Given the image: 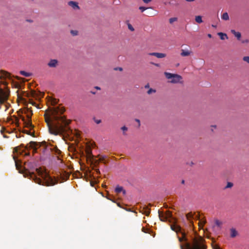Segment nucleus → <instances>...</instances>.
Returning a JSON list of instances; mask_svg holds the SVG:
<instances>
[{"instance_id": "f257e3e1", "label": "nucleus", "mask_w": 249, "mask_h": 249, "mask_svg": "<svg viewBox=\"0 0 249 249\" xmlns=\"http://www.w3.org/2000/svg\"><path fill=\"white\" fill-rule=\"evenodd\" d=\"M64 112L63 108L58 107H54L52 110V115L54 122L51 123L52 120L50 117L45 116V121L47 124L49 132L54 135H62L63 134H68L70 131L69 126L71 121L67 120L64 116L61 115Z\"/></svg>"}, {"instance_id": "f03ea898", "label": "nucleus", "mask_w": 249, "mask_h": 249, "mask_svg": "<svg viewBox=\"0 0 249 249\" xmlns=\"http://www.w3.org/2000/svg\"><path fill=\"white\" fill-rule=\"evenodd\" d=\"M36 173L40 176L42 179L38 178L34 172H29L26 173V176L29 177L30 179H33L35 182L40 185L47 186H53L57 183V180L53 178L46 173H44L39 169H36Z\"/></svg>"}, {"instance_id": "7ed1b4c3", "label": "nucleus", "mask_w": 249, "mask_h": 249, "mask_svg": "<svg viewBox=\"0 0 249 249\" xmlns=\"http://www.w3.org/2000/svg\"><path fill=\"white\" fill-rule=\"evenodd\" d=\"M181 249H206V247L204 245L201 239L200 240L194 239L192 245L186 242L184 244L180 245Z\"/></svg>"}, {"instance_id": "20e7f679", "label": "nucleus", "mask_w": 249, "mask_h": 249, "mask_svg": "<svg viewBox=\"0 0 249 249\" xmlns=\"http://www.w3.org/2000/svg\"><path fill=\"white\" fill-rule=\"evenodd\" d=\"M10 95V90L6 89L5 90L0 88V105L4 104L7 101Z\"/></svg>"}, {"instance_id": "39448f33", "label": "nucleus", "mask_w": 249, "mask_h": 249, "mask_svg": "<svg viewBox=\"0 0 249 249\" xmlns=\"http://www.w3.org/2000/svg\"><path fill=\"white\" fill-rule=\"evenodd\" d=\"M171 228L173 231H176L178 234L179 233L181 234L182 237L178 236V240L180 242H182L183 240L187 241V239L185 238V234L182 231L180 226L176 224H172L171 225Z\"/></svg>"}, {"instance_id": "423d86ee", "label": "nucleus", "mask_w": 249, "mask_h": 249, "mask_svg": "<svg viewBox=\"0 0 249 249\" xmlns=\"http://www.w3.org/2000/svg\"><path fill=\"white\" fill-rule=\"evenodd\" d=\"M164 74L167 79H171L170 82L172 83H178L182 79V77L177 74H173L167 72H164Z\"/></svg>"}, {"instance_id": "0eeeda50", "label": "nucleus", "mask_w": 249, "mask_h": 249, "mask_svg": "<svg viewBox=\"0 0 249 249\" xmlns=\"http://www.w3.org/2000/svg\"><path fill=\"white\" fill-rule=\"evenodd\" d=\"M159 217L161 221H169V222H174L175 219L172 216L171 213L169 211L167 212L165 214H161L159 212Z\"/></svg>"}, {"instance_id": "6e6552de", "label": "nucleus", "mask_w": 249, "mask_h": 249, "mask_svg": "<svg viewBox=\"0 0 249 249\" xmlns=\"http://www.w3.org/2000/svg\"><path fill=\"white\" fill-rule=\"evenodd\" d=\"M222 224L223 223L221 221L218 219L215 220V225L213 226V231L215 232H219L222 228Z\"/></svg>"}, {"instance_id": "1a4fd4ad", "label": "nucleus", "mask_w": 249, "mask_h": 249, "mask_svg": "<svg viewBox=\"0 0 249 249\" xmlns=\"http://www.w3.org/2000/svg\"><path fill=\"white\" fill-rule=\"evenodd\" d=\"M41 144L39 142H31L29 143V147L33 149V152H36L38 148L40 147Z\"/></svg>"}, {"instance_id": "9d476101", "label": "nucleus", "mask_w": 249, "mask_h": 249, "mask_svg": "<svg viewBox=\"0 0 249 249\" xmlns=\"http://www.w3.org/2000/svg\"><path fill=\"white\" fill-rule=\"evenodd\" d=\"M148 55L151 56H155L158 58H164L166 56L165 53H148Z\"/></svg>"}, {"instance_id": "9b49d317", "label": "nucleus", "mask_w": 249, "mask_h": 249, "mask_svg": "<svg viewBox=\"0 0 249 249\" xmlns=\"http://www.w3.org/2000/svg\"><path fill=\"white\" fill-rule=\"evenodd\" d=\"M48 65L50 68H55L58 65V61L56 59H51L48 63Z\"/></svg>"}, {"instance_id": "f8f14e48", "label": "nucleus", "mask_w": 249, "mask_h": 249, "mask_svg": "<svg viewBox=\"0 0 249 249\" xmlns=\"http://www.w3.org/2000/svg\"><path fill=\"white\" fill-rule=\"evenodd\" d=\"M27 118L28 119V121H25L24 119H23V120L24 121V123L26 127H33L32 123H31V115H28Z\"/></svg>"}, {"instance_id": "ddd939ff", "label": "nucleus", "mask_w": 249, "mask_h": 249, "mask_svg": "<svg viewBox=\"0 0 249 249\" xmlns=\"http://www.w3.org/2000/svg\"><path fill=\"white\" fill-rule=\"evenodd\" d=\"M68 4L74 10H78L80 9V7L78 5V3L76 2L70 1L68 2Z\"/></svg>"}, {"instance_id": "4468645a", "label": "nucleus", "mask_w": 249, "mask_h": 249, "mask_svg": "<svg viewBox=\"0 0 249 249\" xmlns=\"http://www.w3.org/2000/svg\"><path fill=\"white\" fill-rule=\"evenodd\" d=\"M231 33L234 35L238 40H240L241 37V34L240 32H236L234 30H231Z\"/></svg>"}, {"instance_id": "2eb2a0df", "label": "nucleus", "mask_w": 249, "mask_h": 249, "mask_svg": "<svg viewBox=\"0 0 249 249\" xmlns=\"http://www.w3.org/2000/svg\"><path fill=\"white\" fill-rule=\"evenodd\" d=\"M218 35L220 36L221 40H224L225 39H228V37L226 34L223 33H218Z\"/></svg>"}, {"instance_id": "dca6fc26", "label": "nucleus", "mask_w": 249, "mask_h": 249, "mask_svg": "<svg viewBox=\"0 0 249 249\" xmlns=\"http://www.w3.org/2000/svg\"><path fill=\"white\" fill-rule=\"evenodd\" d=\"M191 54V52L189 51H185L184 50H181V55L182 56H189Z\"/></svg>"}, {"instance_id": "f3484780", "label": "nucleus", "mask_w": 249, "mask_h": 249, "mask_svg": "<svg viewBox=\"0 0 249 249\" xmlns=\"http://www.w3.org/2000/svg\"><path fill=\"white\" fill-rule=\"evenodd\" d=\"M237 235V232L236 230L234 228L231 229V237H235Z\"/></svg>"}, {"instance_id": "a211bd4d", "label": "nucleus", "mask_w": 249, "mask_h": 249, "mask_svg": "<svg viewBox=\"0 0 249 249\" xmlns=\"http://www.w3.org/2000/svg\"><path fill=\"white\" fill-rule=\"evenodd\" d=\"M19 73L21 75H23L25 77H30L32 75V73H30V72H26L24 71H19Z\"/></svg>"}, {"instance_id": "6ab92c4d", "label": "nucleus", "mask_w": 249, "mask_h": 249, "mask_svg": "<svg viewBox=\"0 0 249 249\" xmlns=\"http://www.w3.org/2000/svg\"><path fill=\"white\" fill-rule=\"evenodd\" d=\"M1 76L5 77V78H10V74L9 72H7L6 71H1Z\"/></svg>"}, {"instance_id": "aec40b11", "label": "nucleus", "mask_w": 249, "mask_h": 249, "mask_svg": "<svg viewBox=\"0 0 249 249\" xmlns=\"http://www.w3.org/2000/svg\"><path fill=\"white\" fill-rule=\"evenodd\" d=\"M221 18L223 20H228L229 19V16L227 12L224 13L222 16Z\"/></svg>"}, {"instance_id": "412c9836", "label": "nucleus", "mask_w": 249, "mask_h": 249, "mask_svg": "<svg viewBox=\"0 0 249 249\" xmlns=\"http://www.w3.org/2000/svg\"><path fill=\"white\" fill-rule=\"evenodd\" d=\"M24 152V150H20L19 147H16L14 149V152L16 153L17 154H21Z\"/></svg>"}, {"instance_id": "4be33fe9", "label": "nucleus", "mask_w": 249, "mask_h": 249, "mask_svg": "<svg viewBox=\"0 0 249 249\" xmlns=\"http://www.w3.org/2000/svg\"><path fill=\"white\" fill-rule=\"evenodd\" d=\"M123 189L124 188L122 186H120L118 185L115 189V191L117 193H120L123 191Z\"/></svg>"}, {"instance_id": "5701e85b", "label": "nucleus", "mask_w": 249, "mask_h": 249, "mask_svg": "<svg viewBox=\"0 0 249 249\" xmlns=\"http://www.w3.org/2000/svg\"><path fill=\"white\" fill-rule=\"evenodd\" d=\"M195 20L198 23H201L203 22L202 17L200 16H197L195 17Z\"/></svg>"}, {"instance_id": "b1692460", "label": "nucleus", "mask_w": 249, "mask_h": 249, "mask_svg": "<svg viewBox=\"0 0 249 249\" xmlns=\"http://www.w3.org/2000/svg\"><path fill=\"white\" fill-rule=\"evenodd\" d=\"M143 213L145 214L146 215H148L150 213V210L148 209L147 207H145L143 208Z\"/></svg>"}, {"instance_id": "393cba45", "label": "nucleus", "mask_w": 249, "mask_h": 249, "mask_svg": "<svg viewBox=\"0 0 249 249\" xmlns=\"http://www.w3.org/2000/svg\"><path fill=\"white\" fill-rule=\"evenodd\" d=\"M243 60L249 64V56H245L243 57Z\"/></svg>"}, {"instance_id": "a878e982", "label": "nucleus", "mask_w": 249, "mask_h": 249, "mask_svg": "<svg viewBox=\"0 0 249 249\" xmlns=\"http://www.w3.org/2000/svg\"><path fill=\"white\" fill-rule=\"evenodd\" d=\"M233 186V183L231 182H228L227 185L225 187V189L231 188Z\"/></svg>"}, {"instance_id": "bb28decb", "label": "nucleus", "mask_w": 249, "mask_h": 249, "mask_svg": "<svg viewBox=\"0 0 249 249\" xmlns=\"http://www.w3.org/2000/svg\"><path fill=\"white\" fill-rule=\"evenodd\" d=\"M177 18H172L169 19V22L171 24H172L174 22L177 21Z\"/></svg>"}, {"instance_id": "cd10ccee", "label": "nucleus", "mask_w": 249, "mask_h": 249, "mask_svg": "<svg viewBox=\"0 0 249 249\" xmlns=\"http://www.w3.org/2000/svg\"><path fill=\"white\" fill-rule=\"evenodd\" d=\"M156 90L155 89H150L147 92V93L148 94H151V93H155L156 92Z\"/></svg>"}, {"instance_id": "c85d7f7f", "label": "nucleus", "mask_w": 249, "mask_h": 249, "mask_svg": "<svg viewBox=\"0 0 249 249\" xmlns=\"http://www.w3.org/2000/svg\"><path fill=\"white\" fill-rule=\"evenodd\" d=\"M71 35L75 36H77L78 35V32L76 30H71Z\"/></svg>"}, {"instance_id": "c756f323", "label": "nucleus", "mask_w": 249, "mask_h": 249, "mask_svg": "<svg viewBox=\"0 0 249 249\" xmlns=\"http://www.w3.org/2000/svg\"><path fill=\"white\" fill-rule=\"evenodd\" d=\"M121 129L124 131V133H123L124 135H125L126 133L124 132L128 130L127 127H126L125 126H124L121 127Z\"/></svg>"}, {"instance_id": "7c9ffc66", "label": "nucleus", "mask_w": 249, "mask_h": 249, "mask_svg": "<svg viewBox=\"0 0 249 249\" xmlns=\"http://www.w3.org/2000/svg\"><path fill=\"white\" fill-rule=\"evenodd\" d=\"M193 216V214L191 213H188L186 214V217L188 220H190V218Z\"/></svg>"}, {"instance_id": "2f4dec72", "label": "nucleus", "mask_w": 249, "mask_h": 249, "mask_svg": "<svg viewBox=\"0 0 249 249\" xmlns=\"http://www.w3.org/2000/svg\"><path fill=\"white\" fill-rule=\"evenodd\" d=\"M128 28L131 31H134V28L132 27V26L130 24H128Z\"/></svg>"}, {"instance_id": "473e14b6", "label": "nucleus", "mask_w": 249, "mask_h": 249, "mask_svg": "<svg viewBox=\"0 0 249 249\" xmlns=\"http://www.w3.org/2000/svg\"><path fill=\"white\" fill-rule=\"evenodd\" d=\"M147 8L146 7H143V6H141L139 7V9L142 12H143L144 11H145L146 9H147Z\"/></svg>"}, {"instance_id": "72a5a7b5", "label": "nucleus", "mask_w": 249, "mask_h": 249, "mask_svg": "<svg viewBox=\"0 0 249 249\" xmlns=\"http://www.w3.org/2000/svg\"><path fill=\"white\" fill-rule=\"evenodd\" d=\"M87 153L89 155V156L92 157H93V155L91 154V152L90 150H89V149L88 150Z\"/></svg>"}, {"instance_id": "f704fd0d", "label": "nucleus", "mask_w": 249, "mask_h": 249, "mask_svg": "<svg viewBox=\"0 0 249 249\" xmlns=\"http://www.w3.org/2000/svg\"><path fill=\"white\" fill-rule=\"evenodd\" d=\"M92 162H93L95 164H98L100 161L99 160H93Z\"/></svg>"}, {"instance_id": "c9c22d12", "label": "nucleus", "mask_w": 249, "mask_h": 249, "mask_svg": "<svg viewBox=\"0 0 249 249\" xmlns=\"http://www.w3.org/2000/svg\"><path fill=\"white\" fill-rule=\"evenodd\" d=\"M4 104H5V107L7 108H8L10 106V104L8 103H7V101H6V102Z\"/></svg>"}, {"instance_id": "e433bc0d", "label": "nucleus", "mask_w": 249, "mask_h": 249, "mask_svg": "<svg viewBox=\"0 0 249 249\" xmlns=\"http://www.w3.org/2000/svg\"><path fill=\"white\" fill-rule=\"evenodd\" d=\"M249 42V40L248 39L242 41L243 43H248Z\"/></svg>"}, {"instance_id": "4c0bfd02", "label": "nucleus", "mask_w": 249, "mask_h": 249, "mask_svg": "<svg viewBox=\"0 0 249 249\" xmlns=\"http://www.w3.org/2000/svg\"><path fill=\"white\" fill-rule=\"evenodd\" d=\"M151 0H142V1L145 3H148L150 2Z\"/></svg>"}, {"instance_id": "58836bf2", "label": "nucleus", "mask_w": 249, "mask_h": 249, "mask_svg": "<svg viewBox=\"0 0 249 249\" xmlns=\"http://www.w3.org/2000/svg\"><path fill=\"white\" fill-rule=\"evenodd\" d=\"M95 122L97 124H99L101 122V120H95Z\"/></svg>"}, {"instance_id": "ea45409f", "label": "nucleus", "mask_w": 249, "mask_h": 249, "mask_svg": "<svg viewBox=\"0 0 249 249\" xmlns=\"http://www.w3.org/2000/svg\"><path fill=\"white\" fill-rule=\"evenodd\" d=\"M152 65H154L157 67H160V64H157V63H153V62H151V63Z\"/></svg>"}, {"instance_id": "a19ab883", "label": "nucleus", "mask_w": 249, "mask_h": 249, "mask_svg": "<svg viewBox=\"0 0 249 249\" xmlns=\"http://www.w3.org/2000/svg\"><path fill=\"white\" fill-rule=\"evenodd\" d=\"M106 197H107L108 199L110 200L111 201H112V202H115V200H113V199H111V198H110L109 197V196H106Z\"/></svg>"}, {"instance_id": "79ce46f5", "label": "nucleus", "mask_w": 249, "mask_h": 249, "mask_svg": "<svg viewBox=\"0 0 249 249\" xmlns=\"http://www.w3.org/2000/svg\"><path fill=\"white\" fill-rule=\"evenodd\" d=\"M104 159H105V157H101V158L99 159V161H103V160H104Z\"/></svg>"}, {"instance_id": "37998d69", "label": "nucleus", "mask_w": 249, "mask_h": 249, "mask_svg": "<svg viewBox=\"0 0 249 249\" xmlns=\"http://www.w3.org/2000/svg\"><path fill=\"white\" fill-rule=\"evenodd\" d=\"M135 121L137 122V123H138V125L139 126H140V121L139 119H135Z\"/></svg>"}, {"instance_id": "c03bdc74", "label": "nucleus", "mask_w": 249, "mask_h": 249, "mask_svg": "<svg viewBox=\"0 0 249 249\" xmlns=\"http://www.w3.org/2000/svg\"><path fill=\"white\" fill-rule=\"evenodd\" d=\"M121 192L123 193L124 195H126V191L125 190H124V189H123V191Z\"/></svg>"}, {"instance_id": "a18cd8bd", "label": "nucleus", "mask_w": 249, "mask_h": 249, "mask_svg": "<svg viewBox=\"0 0 249 249\" xmlns=\"http://www.w3.org/2000/svg\"><path fill=\"white\" fill-rule=\"evenodd\" d=\"M144 88L145 89H148L149 88V85L148 84H147V85H146L145 86H144Z\"/></svg>"}, {"instance_id": "49530a36", "label": "nucleus", "mask_w": 249, "mask_h": 249, "mask_svg": "<svg viewBox=\"0 0 249 249\" xmlns=\"http://www.w3.org/2000/svg\"><path fill=\"white\" fill-rule=\"evenodd\" d=\"M13 158H14V160H15V163H16V165L17 166V161H16V157H15V156H14Z\"/></svg>"}, {"instance_id": "de8ad7c7", "label": "nucleus", "mask_w": 249, "mask_h": 249, "mask_svg": "<svg viewBox=\"0 0 249 249\" xmlns=\"http://www.w3.org/2000/svg\"><path fill=\"white\" fill-rule=\"evenodd\" d=\"M118 70H120L121 71H122L123 70V69L122 68H120V67L118 68L115 69V70H118Z\"/></svg>"}, {"instance_id": "09e8293b", "label": "nucleus", "mask_w": 249, "mask_h": 249, "mask_svg": "<svg viewBox=\"0 0 249 249\" xmlns=\"http://www.w3.org/2000/svg\"><path fill=\"white\" fill-rule=\"evenodd\" d=\"M207 36L209 38H211L212 37V35L210 34H208Z\"/></svg>"}, {"instance_id": "8fccbe9b", "label": "nucleus", "mask_w": 249, "mask_h": 249, "mask_svg": "<svg viewBox=\"0 0 249 249\" xmlns=\"http://www.w3.org/2000/svg\"><path fill=\"white\" fill-rule=\"evenodd\" d=\"M96 172L97 173H99V174L100 173V171L98 169H96Z\"/></svg>"}, {"instance_id": "3c124183", "label": "nucleus", "mask_w": 249, "mask_h": 249, "mask_svg": "<svg viewBox=\"0 0 249 249\" xmlns=\"http://www.w3.org/2000/svg\"><path fill=\"white\" fill-rule=\"evenodd\" d=\"M52 103L53 104H55L57 103V102L56 100H55V101H53Z\"/></svg>"}, {"instance_id": "603ef678", "label": "nucleus", "mask_w": 249, "mask_h": 249, "mask_svg": "<svg viewBox=\"0 0 249 249\" xmlns=\"http://www.w3.org/2000/svg\"><path fill=\"white\" fill-rule=\"evenodd\" d=\"M95 88L96 89H100V87H97H97H95Z\"/></svg>"}, {"instance_id": "864d4df0", "label": "nucleus", "mask_w": 249, "mask_h": 249, "mask_svg": "<svg viewBox=\"0 0 249 249\" xmlns=\"http://www.w3.org/2000/svg\"><path fill=\"white\" fill-rule=\"evenodd\" d=\"M25 155L26 156H29V153H26Z\"/></svg>"}, {"instance_id": "5fc2aeb1", "label": "nucleus", "mask_w": 249, "mask_h": 249, "mask_svg": "<svg viewBox=\"0 0 249 249\" xmlns=\"http://www.w3.org/2000/svg\"><path fill=\"white\" fill-rule=\"evenodd\" d=\"M91 93L93 94H95V92L94 91H91Z\"/></svg>"}, {"instance_id": "6e6d98bb", "label": "nucleus", "mask_w": 249, "mask_h": 249, "mask_svg": "<svg viewBox=\"0 0 249 249\" xmlns=\"http://www.w3.org/2000/svg\"><path fill=\"white\" fill-rule=\"evenodd\" d=\"M56 152L58 153H59L60 152V150L59 149H57L56 150Z\"/></svg>"}, {"instance_id": "4d7b16f0", "label": "nucleus", "mask_w": 249, "mask_h": 249, "mask_svg": "<svg viewBox=\"0 0 249 249\" xmlns=\"http://www.w3.org/2000/svg\"><path fill=\"white\" fill-rule=\"evenodd\" d=\"M212 27H215L216 26L215 25H212Z\"/></svg>"}, {"instance_id": "13d9d810", "label": "nucleus", "mask_w": 249, "mask_h": 249, "mask_svg": "<svg viewBox=\"0 0 249 249\" xmlns=\"http://www.w3.org/2000/svg\"><path fill=\"white\" fill-rule=\"evenodd\" d=\"M26 133L27 134H29V133L27 131H26Z\"/></svg>"}, {"instance_id": "bf43d9fd", "label": "nucleus", "mask_w": 249, "mask_h": 249, "mask_svg": "<svg viewBox=\"0 0 249 249\" xmlns=\"http://www.w3.org/2000/svg\"><path fill=\"white\" fill-rule=\"evenodd\" d=\"M184 180H182V183H184Z\"/></svg>"}, {"instance_id": "052dcab7", "label": "nucleus", "mask_w": 249, "mask_h": 249, "mask_svg": "<svg viewBox=\"0 0 249 249\" xmlns=\"http://www.w3.org/2000/svg\"><path fill=\"white\" fill-rule=\"evenodd\" d=\"M27 146H26V147H25V149H27Z\"/></svg>"}, {"instance_id": "680f3d73", "label": "nucleus", "mask_w": 249, "mask_h": 249, "mask_svg": "<svg viewBox=\"0 0 249 249\" xmlns=\"http://www.w3.org/2000/svg\"><path fill=\"white\" fill-rule=\"evenodd\" d=\"M117 205H118V206H119V207H120V204H119V203H118Z\"/></svg>"}, {"instance_id": "e2e57ef3", "label": "nucleus", "mask_w": 249, "mask_h": 249, "mask_svg": "<svg viewBox=\"0 0 249 249\" xmlns=\"http://www.w3.org/2000/svg\"><path fill=\"white\" fill-rule=\"evenodd\" d=\"M16 78H17V79H18V78H19L18 76H17V77H16Z\"/></svg>"}]
</instances>
